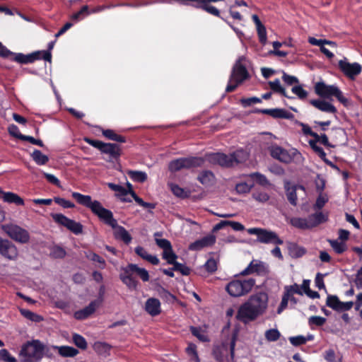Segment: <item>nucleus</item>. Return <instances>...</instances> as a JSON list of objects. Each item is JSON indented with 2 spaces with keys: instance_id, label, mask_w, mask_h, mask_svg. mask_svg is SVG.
Wrapping results in <instances>:
<instances>
[{
  "instance_id": "nucleus-38",
  "label": "nucleus",
  "mask_w": 362,
  "mask_h": 362,
  "mask_svg": "<svg viewBox=\"0 0 362 362\" xmlns=\"http://www.w3.org/2000/svg\"><path fill=\"white\" fill-rule=\"evenodd\" d=\"M269 85L270 88L275 93H280L283 96L288 98H293V97H290L287 95L286 90L281 85L280 80L279 78H276L274 81H269Z\"/></svg>"
},
{
  "instance_id": "nucleus-34",
  "label": "nucleus",
  "mask_w": 362,
  "mask_h": 362,
  "mask_svg": "<svg viewBox=\"0 0 362 362\" xmlns=\"http://www.w3.org/2000/svg\"><path fill=\"white\" fill-rule=\"evenodd\" d=\"M127 174L130 179L135 182L143 183L147 180V174L144 171L129 170Z\"/></svg>"
},
{
  "instance_id": "nucleus-61",
  "label": "nucleus",
  "mask_w": 362,
  "mask_h": 362,
  "mask_svg": "<svg viewBox=\"0 0 362 362\" xmlns=\"http://www.w3.org/2000/svg\"><path fill=\"white\" fill-rule=\"evenodd\" d=\"M252 185H249L247 182H240L236 185L235 189L238 194H245L250 191Z\"/></svg>"
},
{
  "instance_id": "nucleus-39",
  "label": "nucleus",
  "mask_w": 362,
  "mask_h": 362,
  "mask_svg": "<svg viewBox=\"0 0 362 362\" xmlns=\"http://www.w3.org/2000/svg\"><path fill=\"white\" fill-rule=\"evenodd\" d=\"M20 313L24 317L32 322H40L43 320V317L41 315L35 313L29 310L21 308Z\"/></svg>"
},
{
  "instance_id": "nucleus-40",
  "label": "nucleus",
  "mask_w": 362,
  "mask_h": 362,
  "mask_svg": "<svg viewBox=\"0 0 362 362\" xmlns=\"http://www.w3.org/2000/svg\"><path fill=\"white\" fill-rule=\"evenodd\" d=\"M328 242L337 254H342L346 250V245L344 242L338 240H328Z\"/></svg>"
},
{
  "instance_id": "nucleus-31",
  "label": "nucleus",
  "mask_w": 362,
  "mask_h": 362,
  "mask_svg": "<svg viewBox=\"0 0 362 362\" xmlns=\"http://www.w3.org/2000/svg\"><path fill=\"white\" fill-rule=\"evenodd\" d=\"M30 157L37 165H45L49 161V157L38 149H35L30 154Z\"/></svg>"
},
{
  "instance_id": "nucleus-18",
  "label": "nucleus",
  "mask_w": 362,
  "mask_h": 362,
  "mask_svg": "<svg viewBox=\"0 0 362 362\" xmlns=\"http://www.w3.org/2000/svg\"><path fill=\"white\" fill-rule=\"evenodd\" d=\"M101 305V300H94L91 301L88 305L84 308L77 310L74 313V316L76 320H83L88 318L95 313L96 309Z\"/></svg>"
},
{
  "instance_id": "nucleus-46",
  "label": "nucleus",
  "mask_w": 362,
  "mask_h": 362,
  "mask_svg": "<svg viewBox=\"0 0 362 362\" xmlns=\"http://www.w3.org/2000/svg\"><path fill=\"white\" fill-rule=\"evenodd\" d=\"M291 91L300 100H305L308 95V92L303 88L302 85H296L293 86Z\"/></svg>"
},
{
  "instance_id": "nucleus-22",
  "label": "nucleus",
  "mask_w": 362,
  "mask_h": 362,
  "mask_svg": "<svg viewBox=\"0 0 362 362\" xmlns=\"http://www.w3.org/2000/svg\"><path fill=\"white\" fill-rule=\"evenodd\" d=\"M190 1L195 2V4H192L194 8H202L213 16L221 18L223 21L225 19L220 15L219 10L214 6L207 4L206 0H190Z\"/></svg>"
},
{
  "instance_id": "nucleus-5",
  "label": "nucleus",
  "mask_w": 362,
  "mask_h": 362,
  "mask_svg": "<svg viewBox=\"0 0 362 362\" xmlns=\"http://www.w3.org/2000/svg\"><path fill=\"white\" fill-rule=\"evenodd\" d=\"M44 345L39 340L27 341L21 346L19 356L23 362H36L43 356Z\"/></svg>"
},
{
  "instance_id": "nucleus-15",
  "label": "nucleus",
  "mask_w": 362,
  "mask_h": 362,
  "mask_svg": "<svg viewBox=\"0 0 362 362\" xmlns=\"http://www.w3.org/2000/svg\"><path fill=\"white\" fill-rule=\"evenodd\" d=\"M339 67L345 76L354 79L362 70L361 65L357 62L349 63L344 58L339 62Z\"/></svg>"
},
{
  "instance_id": "nucleus-43",
  "label": "nucleus",
  "mask_w": 362,
  "mask_h": 362,
  "mask_svg": "<svg viewBox=\"0 0 362 362\" xmlns=\"http://www.w3.org/2000/svg\"><path fill=\"white\" fill-rule=\"evenodd\" d=\"M340 300L335 295H328L326 300V305L335 311L339 310Z\"/></svg>"
},
{
  "instance_id": "nucleus-51",
  "label": "nucleus",
  "mask_w": 362,
  "mask_h": 362,
  "mask_svg": "<svg viewBox=\"0 0 362 362\" xmlns=\"http://www.w3.org/2000/svg\"><path fill=\"white\" fill-rule=\"evenodd\" d=\"M73 341L76 346L81 349H86L87 348V342L85 338L78 334H74Z\"/></svg>"
},
{
  "instance_id": "nucleus-24",
  "label": "nucleus",
  "mask_w": 362,
  "mask_h": 362,
  "mask_svg": "<svg viewBox=\"0 0 362 362\" xmlns=\"http://www.w3.org/2000/svg\"><path fill=\"white\" fill-rule=\"evenodd\" d=\"M310 228H315L321 223L328 221V214H324L322 211H316L308 216Z\"/></svg>"
},
{
  "instance_id": "nucleus-3",
  "label": "nucleus",
  "mask_w": 362,
  "mask_h": 362,
  "mask_svg": "<svg viewBox=\"0 0 362 362\" xmlns=\"http://www.w3.org/2000/svg\"><path fill=\"white\" fill-rule=\"evenodd\" d=\"M206 160L212 165H218L223 168H232L243 163L248 158L247 153L239 149L231 153H211L206 154Z\"/></svg>"
},
{
  "instance_id": "nucleus-55",
  "label": "nucleus",
  "mask_w": 362,
  "mask_h": 362,
  "mask_svg": "<svg viewBox=\"0 0 362 362\" xmlns=\"http://www.w3.org/2000/svg\"><path fill=\"white\" fill-rule=\"evenodd\" d=\"M0 360L4 362H17L16 358L6 349H0Z\"/></svg>"
},
{
  "instance_id": "nucleus-26",
  "label": "nucleus",
  "mask_w": 362,
  "mask_h": 362,
  "mask_svg": "<svg viewBox=\"0 0 362 362\" xmlns=\"http://www.w3.org/2000/svg\"><path fill=\"white\" fill-rule=\"evenodd\" d=\"M289 223L292 226L300 230L311 229L308 216L307 218L292 217L289 221Z\"/></svg>"
},
{
  "instance_id": "nucleus-57",
  "label": "nucleus",
  "mask_w": 362,
  "mask_h": 362,
  "mask_svg": "<svg viewBox=\"0 0 362 362\" xmlns=\"http://www.w3.org/2000/svg\"><path fill=\"white\" fill-rule=\"evenodd\" d=\"M190 331L192 334L197 337L202 341H209V338L206 335L202 333V330L199 327H191Z\"/></svg>"
},
{
  "instance_id": "nucleus-14",
  "label": "nucleus",
  "mask_w": 362,
  "mask_h": 362,
  "mask_svg": "<svg viewBox=\"0 0 362 362\" xmlns=\"http://www.w3.org/2000/svg\"><path fill=\"white\" fill-rule=\"evenodd\" d=\"M52 217L57 223L66 227L74 234L82 233L83 226L81 223L70 219L62 214H52Z\"/></svg>"
},
{
  "instance_id": "nucleus-64",
  "label": "nucleus",
  "mask_w": 362,
  "mask_h": 362,
  "mask_svg": "<svg viewBox=\"0 0 362 362\" xmlns=\"http://www.w3.org/2000/svg\"><path fill=\"white\" fill-rule=\"evenodd\" d=\"M158 293L160 297L165 301H173L175 298L172 293L163 287L158 290Z\"/></svg>"
},
{
  "instance_id": "nucleus-42",
  "label": "nucleus",
  "mask_w": 362,
  "mask_h": 362,
  "mask_svg": "<svg viewBox=\"0 0 362 362\" xmlns=\"http://www.w3.org/2000/svg\"><path fill=\"white\" fill-rule=\"evenodd\" d=\"M186 352L190 358V362H199L197 351V346L193 343H189L186 348Z\"/></svg>"
},
{
  "instance_id": "nucleus-59",
  "label": "nucleus",
  "mask_w": 362,
  "mask_h": 362,
  "mask_svg": "<svg viewBox=\"0 0 362 362\" xmlns=\"http://www.w3.org/2000/svg\"><path fill=\"white\" fill-rule=\"evenodd\" d=\"M174 266L175 271L180 272L182 275H189L190 273V269L185 266V264H182L181 263L177 262V261L174 262V263L172 264Z\"/></svg>"
},
{
  "instance_id": "nucleus-37",
  "label": "nucleus",
  "mask_w": 362,
  "mask_h": 362,
  "mask_svg": "<svg viewBox=\"0 0 362 362\" xmlns=\"http://www.w3.org/2000/svg\"><path fill=\"white\" fill-rule=\"evenodd\" d=\"M88 15H90L89 8L87 5H85L83 6L78 12L73 13L70 16V18L75 23H77L85 18Z\"/></svg>"
},
{
  "instance_id": "nucleus-53",
  "label": "nucleus",
  "mask_w": 362,
  "mask_h": 362,
  "mask_svg": "<svg viewBox=\"0 0 362 362\" xmlns=\"http://www.w3.org/2000/svg\"><path fill=\"white\" fill-rule=\"evenodd\" d=\"M86 257L91 261L100 264V269H105L106 263L105 259L95 252H90Z\"/></svg>"
},
{
  "instance_id": "nucleus-33",
  "label": "nucleus",
  "mask_w": 362,
  "mask_h": 362,
  "mask_svg": "<svg viewBox=\"0 0 362 362\" xmlns=\"http://www.w3.org/2000/svg\"><path fill=\"white\" fill-rule=\"evenodd\" d=\"M93 348L94 351L100 355H107L111 349V346L105 341H95Z\"/></svg>"
},
{
  "instance_id": "nucleus-44",
  "label": "nucleus",
  "mask_w": 362,
  "mask_h": 362,
  "mask_svg": "<svg viewBox=\"0 0 362 362\" xmlns=\"http://www.w3.org/2000/svg\"><path fill=\"white\" fill-rule=\"evenodd\" d=\"M286 197H287L288 202L293 206H296L298 197H297V194H296V187L286 186Z\"/></svg>"
},
{
  "instance_id": "nucleus-10",
  "label": "nucleus",
  "mask_w": 362,
  "mask_h": 362,
  "mask_svg": "<svg viewBox=\"0 0 362 362\" xmlns=\"http://www.w3.org/2000/svg\"><path fill=\"white\" fill-rule=\"evenodd\" d=\"M247 233L250 235H256L258 242L264 244H274L281 245L284 243L277 233L272 230H269L261 228H250L247 229Z\"/></svg>"
},
{
  "instance_id": "nucleus-41",
  "label": "nucleus",
  "mask_w": 362,
  "mask_h": 362,
  "mask_svg": "<svg viewBox=\"0 0 362 362\" xmlns=\"http://www.w3.org/2000/svg\"><path fill=\"white\" fill-rule=\"evenodd\" d=\"M107 186L109 187L110 189L116 192V196L118 198L122 196H127L129 193L130 194V191H128L122 185L109 182L107 183Z\"/></svg>"
},
{
  "instance_id": "nucleus-19",
  "label": "nucleus",
  "mask_w": 362,
  "mask_h": 362,
  "mask_svg": "<svg viewBox=\"0 0 362 362\" xmlns=\"http://www.w3.org/2000/svg\"><path fill=\"white\" fill-rule=\"evenodd\" d=\"M255 112L268 115L275 119H292L293 117L291 112L281 108L256 109Z\"/></svg>"
},
{
  "instance_id": "nucleus-27",
  "label": "nucleus",
  "mask_w": 362,
  "mask_h": 362,
  "mask_svg": "<svg viewBox=\"0 0 362 362\" xmlns=\"http://www.w3.org/2000/svg\"><path fill=\"white\" fill-rule=\"evenodd\" d=\"M1 198L4 200V202L7 203H13L16 204L18 206H23L24 205V201L23 199L20 197L18 194L13 193V192H4L1 194Z\"/></svg>"
},
{
  "instance_id": "nucleus-60",
  "label": "nucleus",
  "mask_w": 362,
  "mask_h": 362,
  "mask_svg": "<svg viewBox=\"0 0 362 362\" xmlns=\"http://www.w3.org/2000/svg\"><path fill=\"white\" fill-rule=\"evenodd\" d=\"M54 201L64 209H71L75 206L74 203L64 198L54 197Z\"/></svg>"
},
{
  "instance_id": "nucleus-47",
  "label": "nucleus",
  "mask_w": 362,
  "mask_h": 362,
  "mask_svg": "<svg viewBox=\"0 0 362 362\" xmlns=\"http://www.w3.org/2000/svg\"><path fill=\"white\" fill-rule=\"evenodd\" d=\"M264 336L267 341H276L279 339L281 334L277 329H270L265 332Z\"/></svg>"
},
{
  "instance_id": "nucleus-35",
  "label": "nucleus",
  "mask_w": 362,
  "mask_h": 362,
  "mask_svg": "<svg viewBox=\"0 0 362 362\" xmlns=\"http://www.w3.org/2000/svg\"><path fill=\"white\" fill-rule=\"evenodd\" d=\"M130 194L139 205L145 209H148L149 213H153L152 210L156 208V204L144 202L141 197L137 196L136 194L133 190H130Z\"/></svg>"
},
{
  "instance_id": "nucleus-56",
  "label": "nucleus",
  "mask_w": 362,
  "mask_h": 362,
  "mask_svg": "<svg viewBox=\"0 0 362 362\" xmlns=\"http://www.w3.org/2000/svg\"><path fill=\"white\" fill-rule=\"evenodd\" d=\"M326 322V318L321 316H311L308 319V324L310 326H322Z\"/></svg>"
},
{
  "instance_id": "nucleus-54",
  "label": "nucleus",
  "mask_w": 362,
  "mask_h": 362,
  "mask_svg": "<svg viewBox=\"0 0 362 362\" xmlns=\"http://www.w3.org/2000/svg\"><path fill=\"white\" fill-rule=\"evenodd\" d=\"M252 197L259 202H266L269 199V195L264 191H257L253 192Z\"/></svg>"
},
{
  "instance_id": "nucleus-28",
  "label": "nucleus",
  "mask_w": 362,
  "mask_h": 362,
  "mask_svg": "<svg viewBox=\"0 0 362 362\" xmlns=\"http://www.w3.org/2000/svg\"><path fill=\"white\" fill-rule=\"evenodd\" d=\"M197 180L202 185L209 186L214 183L215 176L211 170H203L199 174Z\"/></svg>"
},
{
  "instance_id": "nucleus-36",
  "label": "nucleus",
  "mask_w": 362,
  "mask_h": 362,
  "mask_svg": "<svg viewBox=\"0 0 362 362\" xmlns=\"http://www.w3.org/2000/svg\"><path fill=\"white\" fill-rule=\"evenodd\" d=\"M29 54L32 57V58H30L32 59V63L38 59H44L46 62H50L52 59V54L49 51H36Z\"/></svg>"
},
{
  "instance_id": "nucleus-6",
  "label": "nucleus",
  "mask_w": 362,
  "mask_h": 362,
  "mask_svg": "<svg viewBox=\"0 0 362 362\" xmlns=\"http://www.w3.org/2000/svg\"><path fill=\"white\" fill-rule=\"evenodd\" d=\"M315 91L322 98L335 97L344 105L346 106L349 104L348 99L344 96L342 91L335 84L327 85L324 81H319L315 85Z\"/></svg>"
},
{
  "instance_id": "nucleus-1",
  "label": "nucleus",
  "mask_w": 362,
  "mask_h": 362,
  "mask_svg": "<svg viewBox=\"0 0 362 362\" xmlns=\"http://www.w3.org/2000/svg\"><path fill=\"white\" fill-rule=\"evenodd\" d=\"M71 196L78 204L89 209L100 221L112 228L115 230L114 236L117 240H122L127 245L131 243L132 238L129 232L123 226L118 225L112 212L104 208L99 201H93L90 195L76 192H72Z\"/></svg>"
},
{
  "instance_id": "nucleus-7",
  "label": "nucleus",
  "mask_w": 362,
  "mask_h": 362,
  "mask_svg": "<svg viewBox=\"0 0 362 362\" xmlns=\"http://www.w3.org/2000/svg\"><path fill=\"white\" fill-rule=\"evenodd\" d=\"M255 284V279L253 278L234 279L226 285V290L233 297H240L248 293Z\"/></svg>"
},
{
  "instance_id": "nucleus-23",
  "label": "nucleus",
  "mask_w": 362,
  "mask_h": 362,
  "mask_svg": "<svg viewBox=\"0 0 362 362\" xmlns=\"http://www.w3.org/2000/svg\"><path fill=\"white\" fill-rule=\"evenodd\" d=\"M310 103L322 112L334 114L337 108L330 103L322 100H310Z\"/></svg>"
},
{
  "instance_id": "nucleus-62",
  "label": "nucleus",
  "mask_w": 362,
  "mask_h": 362,
  "mask_svg": "<svg viewBox=\"0 0 362 362\" xmlns=\"http://www.w3.org/2000/svg\"><path fill=\"white\" fill-rule=\"evenodd\" d=\"M262 102V99L257 97H252L248 98H242L240 100V103L245 107H249L252 104L260 103Z\"/></svg>"
},
{
  "instance_id": "nucleus-11",
  "label": "nucleus",
  "mask_w": 362,
  "mask_h": 362,
  "mask_svg": "<svg viewBox=\"0 0 362 362\" xmlns=\"http://www.w3.org/2000/svg\"><path fill=\"white\" fill-rule=\"evenodd\" d=\"M84 141L98 149L102 153L107 154L110 158L117 159L121 154L120 146L117 144L104 143L100 140L85 138Z\"/></svg>"
},
{
  "instance_id": "nucleus-21",
  "label": "nucleus",
  "mask_w": 362,
  "mask_h": 362,
  "mask_svg": "<svg viewBox=\"0 0 362 362\" xmlns=\"http://www.w3.org/2000/svg\"><path fill=\"white\" fill-rule=\"evenodd\" d=\"M144 309L151 316H157L161 313L160 302L156 298H149L145 303Z\"/></svg>"
},
{
  "instance_id": "nucleus-29",
  "label": "nucleus",
  "mask_w": 362,
  "mask_h": 362,
  "mask_svg": "<svg viewBox=\"0 0 362 362\" xmlns=\"http://www.w3.org/2000/svg\"><path fill=\"white\" fill-rule=\"evenodd\" d=\"M54 349L63 357H74L78 354V349L69 346H54Z\"/></svg>"
},
{
  "instance_id": "nucleus-16",
  "label": "nucleus",
  "mask_w": 362,
  "mask_h": 362,
  "mask_svg": "<svg viewBox=\"0 0 362 362\" xmlns=\"http://www.w3.org/2000/svg\"><path fill=\"white\" fill-rule=\"evenodd\" d=\"M0 254L7 259L15 260L18 256L16 246L8 240H0Z\"/></svg>"
},
{
  "instance_id": "nucleus-20",
  "label": "nucleus",
  "mask_w": 362,
  "mask_h": 362,
  "mask_svg": "<svg viewBox=\"0 0 362 362\" xmlns=\"http://www.w3.org/2000/svg\"><path fill=\"white\" fill-rule=\"evenodd\" d=\"M215 243L216 237L214 235H209L191 243L189 249L192 251H198L204 247L211 246Z\"/></svg>"
},
{
  "instance_id": "nucleus-52",
  "label": "nucleus",
  "mask_w": 362,
  "mask_h": 362,
  "mask_svg": "<svg viewBox=\"0 0 362 362\" xmlns=\"http://www.w3.org/2000/svg\"><path fill=\"white\" fill-rule=\"evenodd\" d=\"M13 55H15L14 61H16L20 64H26L32 63V59H30V58H32V57H30V54H24L22 53H17V54L13 53Z\"/></svg>"
},
{
  "instance_id": "nucleus-32",
  "label": "nucleus",
  "mask_w": 362,
  "mask_h": 362,
  "mask_svg": "<svg viewBox=\"0 0 362 362\" xmlns=\"http://www.w3.org/2000/svg\"><path fill=\"white\" fill-rule=\"evenodd\" d=\"M310 145L312 147V148L314 150V151L317 153V155L320 156V158H322L327 163L330 165L334 169L339 170V168L336 165L333 164L332 162H330L326 159L327 154L325 152L324 149L321 146L316 145L315 142L313 141H310Z\"/></svg>"
},
{
  "instance_id": "nucleus-63",
  "label": "nucleus",
  "mask_w": 362,
  "mask_h": 362,
  "mask_svg": "<svg viewBox=\"0 0 362 362\" xmlns=\"http://www.w3.org/2000/svg\"><path fill=\"white\" fill-rule=\"evenodd\" d=\"M282 80L288 86L298 84L299 83V80L296 76L288 75L285 72L283 73Z\"/></svg>"
},
{
  "instance_id": "nucleus-48",
  "label": "nucleus",
  "mask_w": 362,
  "mask_h": 362,
  "mask_svg": "<svg viewBox=\"0 0 362 362\" xmlns=\"http://www.w3.org/2000/svg\"><path fill=\"white\" fill-rule=\"evenodd\" d=\"M328 200L329 199L327 194H320L317 197L316 202L313 205V209L320 211L324 207V206L328 202Z\"/></svg>"
},
{
  "instance_id": "nucleus-13",
  "label": "nucleus",
  "mask_w": 362,
  "mask_h": 362,
  "mask_svg": "<svg viewBox=\"0 0 362 362\" xmlns=\"http://www.w3.org/2000/svg\"><path fill=\"white\" fill-rule=\"evenodd\" d=\"M1 228L13 240L27 243L30 240L29 233L18 225L9 223L1 226Z\"/></svg>"
},
{
  "instance_id": "nucleus-2",
  "label": "nucleus",
  "mask_w": 362,
  "mask_h": 362,
  "mask_svg": "<svg viewBox=\"0 0 362 362\" xmlns=\"http://www.w3.org/2000/svg\"><path fill=\"white\" fill-rule=\"evenodd\" d=\"M268 304V296L264 292L252 295L249 299L238 308L236 319L244 324L255 320L263 314Z\"/></svg>"
},
{
  "instance_id": "nucleus-25",
  "label": "nucleus",
  "mask_w": 362,
  "mask_h": 362,
  "mask_svg": "<svg viewBox=\"0 0 362 362\" xmlns=\"http://www.w3.org/2000/svg\"><path fill=\"white\" fill-rule=\"evenodd\" d=\"M134 251L137 255L148 261L153 265H158L160 262L159 259L156 255L148 254L147 250L141 246L136 247Z\"/></svg>"
},
{
  "instance_id": "nucleus-17",
  "label": "nucleus",
  "mask_w": 362,
  "mask_h": 362,
  "mask_svg": "<svg viewBox=\"0 0 362 362\" xmlns=\"http://www.w3.org/2000/svg\"><path fill=\"white\" fill-rule=\"evenodd\" d=\"M267 272L268 266L266 263L260 260L253 259L248 266L240 273V274L242 276H246L256 273L258 275H264Z\"/></svg>"
},
{
  "instance_id": "nucleus-8",
  "label": "nucleus",
  "mask_w": 362,
  "mask_h": 362,
  "mask_svg": "<svg viewBox=\"0 0 362 362\" xmlns=\"http://www.w3.org/2000/svg\"><path fill=\"white\" fill-rule=\"evenodd\" d=\"M270 156L275 160L284 163H290L301 157L300 153L296 148L286 150L277 144H272L268 148Z\"/></svg>"
},
{
  "instance_id": "nucleus-12",
  "label": "nucleus",
  "mask_w": 362,
  "mask_h": 362,
  "mask_svg": "<svg viewBox=\"0 0 362 362\" xmlns=\"http://www.w3.org/2000/svg\"><path fill=\"white\" fill-rule=\"evenodd\" d=\"M204 160L202 157L180 158L171 160L169 163L168 168L170 172H177L184 168L200 167L204 164Z\"/></svg>"
},
{
  "instance_id": "nucleus-4",
  "label": "nucleus",
  "mask_w": 362,
  "mask_h": 362,
  "mask_svg": "<svg viewBox=\"0 0 362 362\" xmlns=\"http://www.w3.org/2000/svg\"><path fill=\"white\" fill-rule=\"evenodd\" d=\"M119 279L129 290H136L138 286L139 282L133 276L134 274L138 275L144 282L149 281L148 272L144 268L139 267L136 264H129L122 267Z\"/></svg>"
},
{
  "instance_id": "nucleus-30",
  "label": "nucleus",
  "mask_w": 362,
  "mask_h": 362,
  "mask_svg": "<svg viewBox=\"0 0 362 362\" xmlns=\"http://www.w3.org/2000/svg\"><path fill=\"white\" fill-rule=\"evenodd\" d=\"M289 255L292 258H299L306 253L305 247L298 245L296 243H290L288 247Z\"/></svg>"
},
{
  "instance_id": "nucleus-45",
  "label": "nucleus",
  "mask_w": 362,
  "mask_h": 362,
  "mask_svg": "<svg viewBox=\"0 0 362 362\" xmlns=\"http://www.w3.org/2000/svg\"><path fill=\"white\" fill-rule=\"evenodd\" d=\"M162 257L163 259L166 260L168 264H172L173 263H174V262L176 261L177 256L174 252L173 247H171L168 250L163 251Z\"/></svg>"
},
{
  "instance_id": "nucleus-58",
  "label": "nucleus",
  "mask_w": 362,
  "mask_h": 362,
  "mask_svg": "<svg viewBox=\"0 0 362 362\" xmlns=\"http://www.w3.org/2000/svg\"><path fill=\"white\" fill-rule=\"evenodd\" d=\"M250 176L261 185L264 186L269 184V181L267 177L259 173H253L250 174Z\"/></svg>"
},
{
  "instance_id": "nucleus-50",
  "label": "nucleus",
  "mask_w": 362,
  "mask_h": 362,
  "mask_svg": "<svg viewBox=\"0 0 362 362\" xmlns=\"http://www.w3.org/2000/svg\"><path fill=\"white\" fill-rule=\"evenodd\" d=\"M50 255L54 258H63L66 255L65 250L60 246H53L50 250Z\"/></svg>"
},
{
  "instance_id": "nucleus-49",
  "label": "nucleus",
  "mask_w": 362,
  "mask_h": 362,
  "mask_svg": "<svg viewBox=\"0 0 362 362\" xmlns=\"http://www.w3.org/2000/svg\"><path fill=\"white\" fill-rule=\"evenodd\" d=\"M294 293L300 296L303 294V292L301 291L300 286L297 284L285 286L284 294H288V296L290 297L291 296H293Z\"/></svg>"
},
{
  "instance_id": "nucleus-9",
  "label": "nucleus",
  "mask_w": 362,
  "mask_h": 362,
  "mask_svg": "<svg viewBox=\"0 0 362 362\" xmlns=\"http://www.w3.org/2000/svg\"><path fill=\"white\" fill-rule=\"evenodd\" d=\"M249 78V73L246 67L240 60L237 61L233 67L226 92L229 93L235 90L238 85Z\"/></svg>"
}]
</instances>
